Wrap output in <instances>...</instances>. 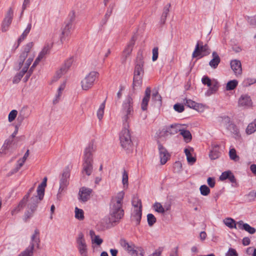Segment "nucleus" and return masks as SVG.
<instances>
[{"label":"nucleus","mask_w":256,"mask_h":256,"mask_svg":"<svg viewBox=\"0 0 256 256\" xmlns=\"http://www.w3.org/2000/svg\"><path fill=\"white\" fill-rule=\"evenodd\" d=\"M124 192H118L115 196L112 198L110 204L109 222L111 224L118 222L124 215L122 208Z\"/></svg>","instance_id":"1"},{"label":"nucleus","mask_w":256,"mask_h":256,"mask_svg":"<svg viewBox=\"0 0 256 256\" xmlns=\"http://www.w3.org/2000/svg\"><path fill=\"white\" fill-rule=\"evenodd\" d=\"M47 178H44L42 182L40 184L36 190V195H32L28 204V208L31 212L28 211L26 212L24 217L26 220L32 216L34 212L36 210L38 204L43 199L44 194V188L46 186Z\"/></svg>","instance_id":"2"},{"label":"nucleus","mask_w":256,"mask_h":256,"mask_svg":"<svg viewBox=\"0 0 256 256\" xmlns=\"http://www.w3.org/2000/svg\"><path fill=\"white\" fill-rule=\"evenodd\" d=\"M134 113V98L132 94H128L122 106V119L124 126H129V122Z\"/></svg>","instance_id":"3"},{"label":"nucleus","mask_w":256,"mask_h":256,"mask_svg":"<svg viewBox=\"0 0 256 256\" xmlns=\"http://www.w3.org/2000/svg\"><path fill=\"white\" fill-rule=\"evenodd\" d=\"M35 184H36L29 189L26 194L23 197L22 200L19 202L18 204L14 207L10 211V214L12 216H14L18 214L26 206H27L28 210H26L25 212L28 211L31 212V210L30 208H28V204L30 202V199L32 195V193H33L35 189ZM24 214V216L25 215ZM30 218H28L29 219ZM28 218L26 220L25 217L24 216V220L25 222L28 220Z\"/></svg>","instance_id":"4"},{"label":"nucleus","mask_w":256,"mask_h":256,"mask_svg":"<svg viewBox=\"0 0 256 256\" xmlns=\"http://www.w3.org/2000/svg\"><path fill=\"white\" fill-rule=\"evenodd\" d=\"M40 244V231L36 228L31 236V242L30 246L24 251L20 252L18 256H32L34 246L39 248Z\"/></svg>","instance_id":"5"},{"label":"nucleus","mask_w":256,"mask_h":256,"mask_svg":"<svg viewBox=\"0 0 256 256\" xmlns=\"http://www.w3.org/2000/svg\"><path fill=\"white\" fill-rule=\"evenodd\" d=\"M128 127L124 126V129L120 134V140L122 148L129 152L132 150V143Z\"/></svg>","instance_id":"6"},{"label":"nucleus","mask_w":256,"mask_h":256,"mask_svg":"<svg viewBox=\"0 0 256 256\" xmlns=\"http://www.w3.org/2000/svg\"><path fill=\"white\" fill-rule=\"evenodd\" d=\"M70 176V169L68 167H66L63 170V172L60 176V188L57 194V198L58 200L62 197V194L65 191L69 184V178Z\"/></svg>","instance_id":"7"},{"label":"nucleus","mask_w":256,"mask_h":256,"mask_svg":"<svg viewBox=\"0 0 256 256\" xmlns=\"http://www.w3.org/2000/svg\"><path fill=\"white\" fill-rule=\"evenodd\" d=\"M99 74L96 71L90 72L81 82V86L83 90H88L94 85L96 79L98 78Z\"/></svg>","instance_id":"8"},{"label":"nucleus","mask_w":256,"mask_h":256,"mask_svg":"<svg viewBox=\"0 0 256 256\" xmlns=\"http://www.w3.org/2000/svg\"><path fill=\"white\" fill-rule=\"evenodd\" d=\"M77 248L80 256H88V248L84 235L82 232L79 233L76 240Z\"/></svg>","instance_id":"9"},{"label":"nucleus","mask_w":256,"mask_h":256,"mask_svg":"<svg viewBox=\"0 0 256 256\" xmlns=\"http://www.w3.org/2000/svg\"><path fill=\"white\" fill-rule=\"evenodd\" d=\"M144 56L142 52H138L136 58L134 74L143 76L144 70Z\"/></svg>","instance_id":"10"},{"label":"nucleus","mask_w":256,"mask_h":256,"mask_svg":"<svg viewBox=\"0 0 256 256\" xmlns=\"http://www.w3.org/2000/svg\"><path fill=\"white\" fill-rule=\"evenodd\" d=\"M120 244L130 254L136 255L137 250L136 249L135 245L132 242H128L126 239L121 238L120 240Z\"/></svg>","instance_id":"11"},{"label":"nucleus","mask_w":256,"mask_h":256,"mask_svg":"<svg viewBox=\"0 0 256 256\" xmlns=\"http://www.w3.org/2000/svg\"><path fill=\"white\" fill-rule=\"evenodd\" d=\"M135 41L136 38L134 36H133L124 50L122 55V63L126 61L127 58L130 55L133 49V47L135 44Z\"/></svg>","instance_id":"12"},{"label":"nucleus","mask_w":256,"mask_h":256,"mask_svg":"<svg viewBox=\"0 0 256 256\" xmlns=\"http://www.w3.org/2000/svg\"><path fill=\"white\" fill-rule=\"evenodd\" d=\"M202 52L204 53V56L210 53L209 52L208 46L207 44L202 45V42H198L194 50L192 53V58L197 57Z\"/></svg>","instance_id":"13"},{"label":"nucleus","mask_w":256,"mask_h":256,"mask_svg":"<svg viewBox=\"0 0 256 256\" xmlns=\"http://www.w3.org/2000/svg\"><path fill=\"white\" fill-rule=\"evenodd\" d=\"M72 26V24L71 20L70 21L68 22L62 28V33L60 36V40L62 44L68 40V38L70 35Z\"/></svg>","instance_id":"14"},{"label":"nucleus","mask_w":256,"mask_h":256,"mask_svg":"<svg viewBox=\"0 0 256 256\" xmlns=\"http://www.w3.org/2000/svg\"><path fill=\"white\" fill-rule=\"evenodd\" d=\"M14 11L12 8H10L3 20L2 26V32H5L8 30L10 25L13 18Z\"/></svg>","instance_id":"15"},{"label":"nucleus","mask_w":256,"mask_h":256,"mask_svg":"<svg viewBox=\"0 0 256 256\" xmlns=\"http://www.w3.org/2000/svg\"><path fill=\"white\" fill-rule=\"evenodd\" d=\"M94 151V144L92 143L89 144L84 150L83 162H93L92 153Z\"/></svg>","instance_id":"16"},{"label":"nucleus","mask_w":256,"mask_h":256,"mask_svg":"<svg viewBox=\"0 0 256 256\" xmlns=\"http://www.w3.org/2000/svg\"><path fill=\"white\" fill-rule=\"evenodd\" d=\"M158 144L160 163L164 164L167 162L170 155L166 149L158 141Z\"/></svg>","instance_id":"17"},{"label":"nucleus","mask_w":256,"mask_h":256,"mask_svg":"<svg viewBox=\"0 0 256 256\" xmlns=\"http://www.w3.org/2000/svg\"><path fill=\"white\" fill-rule=\"evenodd\" d=\"M238 104L239 106L248 108L252 106V102L249 96L242 94L239 98Z\"/></svg>","instance_id":"18"},{"label":"nucleus","mask_w":256,"mask_h":256,"mask_svg":"<svg viewBox=\"0 0 256 256\" xmlns=\"http://www.w3.org/2000/svg\"><path fill=\"white\" fill-rule=\"evenodd\" d=\"M150 94L151 89L150 87H147L144 92V95L142 99L141 103V109L143 111L146 110L148 109V106L150 100Z\"/></svg>","instance_id":"19"},{"label":"nucleus","mask_w":256,"mask_h":256,"mask_svg":"<svg viewBox=\"0 0 256 256\" xmlns=\"http://www.w3.org/2000/svg\"><path fill=\"white\" fill-rule=\"evenodd\" d=\"M230 67L236 76L241 75L242 73V64L240 60H231Z\"/></svg>","instance_id":"20"},{"label":"nucleus","mask_w":256,"mask_h":256,"mask_svg":"<svg viewBox=\"0 0 256 256\" xmlns=\"http://www.w3.org/2000/svg\"><path fill=\"white\" fill-rule=\"evenodd\" d=\"M92 190L85 187L82 188L79 191L80 199L82 202H86L90 197Z\"/></svg>","instance_id":"21"},{"label":"nucleus","mask_w":256,"mask_h":256,"mask_svg":"<svg viewBox=\"0 0 256 256\" xmlns=\"http://www.w3.org/2000/svg\"><path fill=\"white\" fill-rule=\"evenodd\" d=\"M212 58L209 62L210 66L214 68H216L220 62V58L218 54L216 52H214L212 54Z\"/></svg>","instance_id":"22"},{"label":"nucleus","mask_w":256,"mask_h":256,"mask_svg":"<svg viewBox=\"0 0 256 256\" xmlns=\"http://www.w3.org/2000/svg\"><path fill=\"white\" fill-rule=\"evenodd\" d=\"M182 126L180 124H172L169 126H166L169 135L176 134L180 130Z\"/></svg>","instance_id":"23"},{"label":"nucleus","mask_w":256,"mask_h":256,"mask_svg":"<svg viewBox=\"0 0 256 256\" xmlns=\"http://www.w3.org/2000/svg\"><path fill=\"white\" fill-rule=\"evenodd\" d=\"M93 170L92 162H83L82 173H85L87 176H90Z\"/></svg>","instance_id":"24"},{"label":"nucleus","mask_w":256,"mask_h":256,"mask_svg":"<svg viewBox=\"0 0 256 256\" xmlns=\"http://www.w3.org/2000/svg\"><path fill=\"white\" fill-rule=\"evenodd\" d=\"M180 134L184 138V140L186 142H189L192 138V134L188 130H186L180 128Z\"/></svg>","instance_id":"25"},{"label":"nucleus","mask_w":256,"mask_h":256,"mask_svg":"<svg viewBox=\"0 0 256 256\" xmlns=\"http://www.w3.org/2000/svg\"><path fill=\"white\" fill-rule=\"evenodd\" d=\"M51 48V46L49 44H46L42 49V51L40 52L38 56V60H42L48 54Z\"/></svg>","instance_id":"26"},{"label":"nucleus","mask_w":256,"mask_h":256,"mask_svg":"<svg viewBox=\"0 0 256 256\" xmlns=\"http://www.w3.org/2000/svg\"><path fill=\"white\" fill-rule=\"evenodd\" d=\"M32 28V24H29L28 26L25 29L23 33L20 36L18 40V46L16 48H18L20 44V43L26 37L28 33L30 32V30Z\"/></svg>","instance_id":"27"},{"label":"nucleus","mask_w":256,"mask_h":256,"mask_svg":"<svg viewBox=\"0 0 256 256\" xmlns=\"http://www.w3.org/2000/svg\"><path fill=\"white\" fill-rule=\"evenodd\" d=\"M143 76L134 75L132 86L134 89L136 87H140L142 84Z\"/></svg>","instance_id":"28"},{"label":"nucleus","mask_w":256,"mask_h":256,"mask_svg":"<svg viewBox=\"0 0 256 256\" xmlns=\"http://www.w3.org/2000/svg\"><path fill=\"white\" fill-rule=\"evenodd\" d=\"M156 138H166L169 136L166 126L159 130L156 133Z\"/></svg>","instance_id":"29"},{"label":"nucleus","mask_w":256,"mask_h":256,"mask_svg":"<svg viewBox=\"0 0 256 256\" xmlns=\"http://www.w3.org/2000/svg\"><path fill=\"white\" fill-rule=\"evenodd\" d=\"M170 4H168L164 8L163 12L161 16L160 22L162 24H164L168 14L170 12Z\"/></svg>","instance_id":"30"},{"label":"nucleus","mask_w":256,"mask_h":256,"mask_svg":"<svg viewBox=\"0 0 256 256\" xmlns=\"http://www.w3.org/2000/svg\"><path fill=\"white\" fill-rule=\"evenodd\" d=\"M142 214V210H135L132 215V220L136 222V224L140 223Z\"/></svg>","instance_id":"31"},{"label":"nucleus","mask_w":256,"mask_h":256,"mask_svg":"<svg viewBox=\"0 0 256 256\" xmlns=\"http://www.w3.org/2000/svg\"><path fill=\"white\" fill-rule=\"evenodd\" d=\"M223 222L226 226L230 228H236V222L232 218H226L224 220Z\"/></svg>","instance_id":"32"},{"label":"nucleus","mask_w":256,"mask_h":256,"mask_svg":"<svg viewBox=\"0 0 256 256\" xmlns=\"http://www.w3.org/2000/svg\"><path fill=\"white\" fill-rule=\"evenodd\" d=\"M256 131V119L252 122L250 123L247 126L246 132L248 134H252Z\"/></svg>","instance_id":"33"},{"label":"nucleus","mask_w":256,"mask_h":256,"mask_svg":"<svg viewBox=\"0 0 256 256\" xmlns=\"http://www.w3.org/2000/svg\"><path fill=\"white\" fill-rule=\"evenodd\" d=\"M232 134H233L235 138L240 136L239 130L237 126L234 124H230L227 128Z\"/></svg>","instance_id":"34"},{"label":"nucleus","mask_w":256,"mask_h":256,"mask_svg":"<svg viewBox=\"0 0 256 256\" xmlns=\"http://www.w3.org/2000/svg\"><path fill=\"white\" fill-rule=\"evenodd\" d=\"M238 84V82L237 80H230L226 84V90H233L237 86Z\"/></svg>","instance_id":"35"},{"label":"nucleus","mask_w":256,"mask_h":256,"mask_svg":"<svg viewBox=\"0 0 256 256\" xmlns=\"http://www.w3.org/2000/svg\"><path fill=\"white\" fill-rule=\"evenodd\" d=\"M132 204L136 210H142L141 200L137 197H134L132 200Z\"/></svg>","instance_id":"36"},{"label":"nucleus","mask_w":256,"mask_h":256,"mask_svg":"<svg viewBox=\"0 0 256 256\" xmlns=\"http://www.w3.org/2000/svg\"><path fill=\"white\" fill-rule=\"evenodd\" d=\"M75 218L80 220L84 219V212L82 210L75 208Z\"/></svg>","instance_id":"37"},{"label":"nucleus","mask_w":256,"mask_h":256,"mask_svg":"<svg viewBox=\"0 0 256 256\" xmlns=\"http://www.w3.org/2000/svg\"><path fill=\"white\" fill-rule=\"evenodd\" d=\"M106 100L100 105V108L97 112V116L99 120H101L104 116V110L105 108Z\"/></svg>","instance_id":"38"},{"label":"nucleus","mask_w":256,"mask_h":256,"mask_svg":"<svg viewBox=\"0 0 256 256\" xmlns=\"http://www.w3.org/2000/svg\"><path fill=\"white\" fill-rule=\"evenodd\" d=\"M26 69H25L24 70H22V71H20L19 73L17 74L14 76L12 80L13 83L18 84L20 82V80L26 72Z\"/></svg>","instance_id":"39"},{"label":"nucleus","mask_w":256,"mask_h":256,"mask_svg":"<svg viewBox=\"0 0 256 256\" xmlns=\"http://www.w3.org/2000/svg\"><path fill=\"white\" fill-rule=\"evenodd\" d=\"M26 161L22 159H20L18 161V165L14 169L12 172H10L8 174V176H10L14 174L17 172L20 168L24 165V162Z\"/></svg>","instance_id":"40"},{"label":"nucleus","mask_w":256,"mask_h":256,"mask_svg":"<svg viewBox=\"0 0 256 256\" xmlns=\"http://www.w3.org/2000/svg\"><path fill=\"white\" fill-rule=\"evenodd\" d=\"M229 156L232 160H233L235 162L238 161L240 159V158L236 154V150L234 148L230 149L229 151Z\"/></svg>","instance_id":"41"},{"label":"nucleus","mask_w":256,"mask_h":256,"mask_svg":"<svg viewBox=\"0 0 256 256\" xmlns=\"http://www.w3.org/2000/svg\"><path fill=\"white\" fill-rule=\"evenodd\" d=\"M200 190L201 194L204 196H207L210 193V189L206 185L201 186L200 188Z\"/></svg>","instance_id":"42"},{"label":"nucleus","mask_w":256,"mask_h":256,"mask_svg":"<svg viewBox=\"0 0 256 256\" xmlns=\"http://www.w3.org/2000/svg\"><path fill=\"white\" fill-rule=\"evenodd\" d=\"M147 220L150 226H152L156 221V217L152 214H148L147 215Z\"/></svg>","instance_id":"43"},{"label":"nucleus","mask_w":256,"mask_h":256,"mask_svg":"<svg viewBox=\"0 0 256 256\" xmlns=\"http://www.w3.org/2000/svg\"><path fill=\"white\" fill-rule=\"evenodd\" d=\"M220 155V152L216 150V148H213L209 154V156L212 160H216L218 158Z\"/></svg>","instance_id":"44"},{"label":"nucleus","mask_w":256,"mask_h":256,"mask_svg":"<svg viewBox=\"0 0 256 256\" xmlns=\"http://www.w3.org/2000/svg\"><path fill=\"white\" fill-rule=\"evenodd\" d=\"M243 230H246L250 234H254L256 232V228L252 227L248 224L246 223L245 224L243 225Z\"/></svg>","instance_id":"45"},{"label":"nucleus","mask_w":256,"mask_h":256,"mask_svg":"<svg viewBox=\"0 0 256 256\" xmlns=\"http://www.w3.org/2000/svg\"><path fill=\"white\" fill-rule=\"evenodd\" d=\"M184 102V104L188 106L190 108H193L194 109L196 108L197 104L194 101L185 98Z\"/></svg>","instance_id":"46"},{"label":"nucleus","mask_w":256,"mask_h":256,"mask_svg":"<svg viewBox=\"0 0 256 256\" xmlns=\"http://www.w3.org/2000/svg\"><path fill=\"white\" fill-rule=\"evenodd\" d=\"M154 208L155 210L159 213L164 214L165 212L164 208L160 203H155L154 205Z\"/></svg>","instance_id":"47"},{"label":"nucleus","mask_w":256,"mask_h":256,"mask_svg":"<svg viewBox=\"0 0 256 256\" xmlns=\"http://www.w3.org/2000/svg\"><path fill=\"white\" fill-rule=\"evenodd\" d=\"M66 72H64L63 68H61L58 70L56 74V75L54 76L52 81L56 82Z\"/></svg>","instance_id":"48"},{"label":"nucleus","mask_w":256,"mask_h":256,"mask_svg":"<svg viewBox=\"0 0 256 256\" xmlns=\"http://www.w3.org/2000/svg\"><path fill=\"white\" fill-rule=\"evenodd\" d=\"M66 72H64L63 68H61L58 70L56 74V75L54 76L52 81L56 82Z\"/></svg>","instance_id":"49"},{"label":"nucleus","mask_w":256,"mask_h":256,"mask_svg":"<svg viewBox=\"0 0 256 256\" xmlns=\"http://www.w3.org/2000/svg\"><path fill=\"white\" fill-rule=\"evenodd\" d=\"M66 72H64L63 68H61L58 70L56 74V75L54 76L52 81L56 82Z\"/></svg>","instance_id":"50"},{"label":"nucleus","mask_w":256,"mask_h":256,"mask_svg":"<svg viewBox=\"0 0 256 256\" xmlns=\"http://www.w3.org/2000/svg\"><path fill=\"white\" fill-rule=\"evenodd\" d=\"M72 63V58H68L65 62L64 65L62 67L63 68L64 72H67L68 70L70 67Z\"/></svg>","instance_id":"51"},{"label":"nucleus","mask_w":256,"mask_h":256,"mask_svg":"<svg viewBox=\"0 0 256 256\" xmlns=\"http://www.w3.org/2000/svg\"><path fill=\"white\" fill-rule=\"evenodd\" d=\"M152 100L154 101H158L160 104H162V97L160 94H159L158 92L156 90V92H154L152 94Z\"/></svg>","instance_id":"52"},{"label":"nucleus","mask_w":256,"mask_h":256,"mask_svg":"<svg viewBox=\"0 0 256 256\" xmlns=\"http://www.w3.org/2000/svg\"><path fill=\"white\" fill-rule=\"evenodd\" d=\"M209 88L207 92L208 94H211L217 91L218 88V84L217 82H215L214 84L212 83V86Z\"/></svg>","instance_id":"53"},{"label":"nucleus","mask_w":256,"mask_h":256,"mask_svg":"<svg viewBox=\"0 0 256 256\" xmlns=\"http://www.w3.org/2000/svg\"><path fill=\"white\" fill-rule=\"evenodd\" d=\"M202 82L204 84L206 85L208 87L211 86L212 85V80L208 76H204L202 79Z\"/></svg>","instance_id":"54"},{"label":"nucleus","mask_w":256,"mask_h":256,"mask_svg":"<svg viewBox=\"0 0 256 256\" xmlns=\"http://www.w3.org/2000/svg\"><path fill=\"white\" fill-rule=\"evenodd\" d=\"M122 182L124 187L128 186V174L126 170H124L122 174Z\"/></svg>","instance_id":"55"},{"label":"nucleus","mask_w":256,"mask_h":256,"mask_svg":"<svg viewBox=\"0 0 256 256\" xmlns=\"http://www.w3.org/2000/svg\"><path fill=\"white\" fill-rule=\"evenodd\" d=\"M28 56V54H26V53H24V52H22L20 56V58H19V62H18V65H19V68H21V66H22L23 64V63L26 59V58Z\"/></svg>","instance_id":"56"},{"label":"nucleus","mask_w":256,"mask_h":256,"mask_svg":"<svg viewBox=\"0 0 256 256\" xmlns=\"http://www.w3.org/2000/svg\"><path fill=\"white\" fill-rule=\"evenodd\" d=\"M18 114V112L16 110H12L8 114V121L10 122H12L16 118Z\"/></svg>","instance_id":"57"},{"label":"nucleus","mask_w":256,"mask_h":256,"mask_svg":"<svg viewBox=\"0 0 256 256\" xmlns=\"http://www.w3.org/2000/svg\"><path fill=\"white\" fill-rule=\"evenodd\" d=\"M174 110L178 112H182L184 110V106L180 104H176L174 106Z\"/></svg>","instance_id":"58"},{"label":"nucleus","mask_w":256,"mask_h":256,"mask_svg":"<svg viewBox=\"0 0 256 256\" xmlns=\"http://www.w3.org/2000/svg\"><path fill=\"white\" fill-rule=\"evenodd\" d=\"M244 85L246 86H250L253 84L256 83V78H248L244 80Z\"/></svg>","instance_id":"59"},{"label":"nucleus","mask_w":256,"mask_h":256,"mask_svg":"<svg viewBox=\"0 0 256 256\" xmlns=\"http://www.w3.org/2000/svg\"><path fill=\"white\" fill-rule=\"evenodd\" d=\"M226 256H238V255L235 249L230 248L226 253Z\"/></svg>","instance_id":"60"},{"label":"nucleus","mask_w":256,"mask_h":256,"mask_svg":"<svg viewBox=\"0 0 256 256\" xmlns=\"http://www.w3.org/2000/svg\"><path fill=\"white\" fill-rule=\"evenodd\" d=\"M158 47H154L152 49V60L153 61H156L158 58Z\"/></svg>","instance_id":"61"},{"label":"nucleus","mask_w":256,"mask_h":256,"mask_svg":"<svg viewBox=\"0 0 256 256\" xmlns=\"http://www.w3.org/2000/svg\"><path fill=\"white\" fill-rule=\"evenodd\" d=\"M231 172L230 171H226L222 173L221 176L220 177V179L221 180H224L228 178L230 176V174Z\"/></svg>","instance_id":"62"},{"label":"nucleus","mask_w":256,"mask_h":256,"mask_svg":"<svg viewBox=\"0 0 256 256\" xmlns=\"http://www.w3.org/2000/svg\"><path fill=\"white\" fill-rule=\"evenodd\" d=\"M222 124L226 128L228 126L230 122V118L228 116H224L222 118Z\"/></svg>","instance_id":"63"},{"label":"nucleus","mask_w":256,"mask_h":256,"mask_svg":"<svg viewBox=\"0 0 256 256\" xmlns=\"http://www.w3.org/2000/svg\"><path fill=\"white\" fill-rule=\"evenodd\" d=\"M248 198L250 201H253L256 198V192L252 191L247 195Z\"/></svg>","instance_id":"64"}]
</instances>
